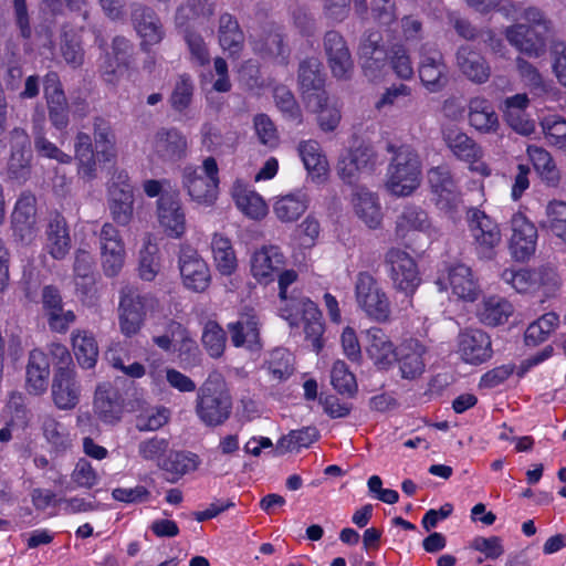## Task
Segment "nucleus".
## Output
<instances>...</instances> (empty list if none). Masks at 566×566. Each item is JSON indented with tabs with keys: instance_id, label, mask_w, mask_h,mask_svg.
I'll return each mask as SVG.
<instances>
[{
	"instance_id": "obj_11",
	"label": "nucleus",
	"mask_w": 566,
	"mask_h": 566,
	"mask_svg": "<svg viewBox=\"0 0 566 566\" xmlns=\"http://www.w3.org/2000/svg\"><path fill=\"white\" fill-rule=\"evenodd\" d=\"M395 234L397 239L411 245L419 234L431 242L439 237V229L432 223L428 212L420 207L408 206L397 217Z\"/></svg>"
},
{
	"instance_id": "obj_13",
	"label": "nucleus",
	"mask_w": 566,
	"mask_h": 566,
	"mask_svg": "<svg viewBox=\"0 0 566 566\" xmlns=\"http://www.w3.org/2000/svg\"><path fill=\"white\" fill-rule=\"evenodd\" d=\"M436 284L440 291H450L458 300L474 302L480 295V285L471 268L454 264L441 271Z\"/></svg>"
},
{
	"instance_id": "obj_25",
	"label": "nucleus",
	"mask_w": 566,
	"mask_h": 566,
	"mask_svg": "<svg viewBox=\"0 0 566 566\" xmlns=\"http://www.w3.org/2000/svg\"><path fill=\"white\" fill-rule=\"evenodd\" d=\"M124 410V400L118 389L111 384L98 385L93 401L94 416L106 424H114L120 420Z\"/></svg>"
},
{
	"instance_id": "obj_15",
	"label": "nucleus",
	"mask_w": 566,
	"mask_h": 566,
	"mask_svg": "<svg viewBox=\"0 0 566 566\" xmlns=\"http://www.w3.org/2000/svg\"><path fill=\"white\" fill-rule=\"evenodd\" d=\"M468 221L478 253L485 259L493 258L495 248L502 241L497 223L483 211L475 208L468 211Z\"/></svg>"
},
{
	"instance_id": "obj_32",
	"label": "nucleus",
	"mask_w": 566,
	"mask_h": 566,
	"mask_svg": "<svg viewBox=\"0 0 566 566\" xmlns=\"http://www.w3.org/2000/svg\"><path fill=\"white\" fill-rule=\"evenodd\" d=\"M231 197L238 210L251 220H262L269 212V207L263 197L252 186L242 180L238 179L233 182Z\"/></svg>"
},
{
	"instance_id": "obj_61",
	"label": "nucleus",
	"mask_w": 566,
	"mask_h": 566,
	"mask_svg": "<svg viewBox=\"0 0 566 566\" xmlns=\"http://www.w3.org/2000/svg\"><path fill=\"white\" fill-rule=\"evenodd\" d=\"M195 85L190 75L181 74L177 77L174 85L169 103L176 112L186 111L191 104Z\"/></svg>"
},
{
	"instance_id": "obj_4",
	"label": "nucleus",
	"mask_w": 566,
	"mask_h": 566,
	"mask_svg": "<svg viewBox=\"0 0 566 566\" xmlns=\"http://www.w3.org/2000/svg\"><path fill=\"white\" fill-rule=\"evenodd\" d=\"M428 182L434 206L455 220L464 210L463 195L459 180L447 166L433 167L428 171Z\"/></svg>"
},
{
	"instance_id": "obj_1",
	"label": "nucleus",
	"mask_w": 566,
	"mask_h": 566,
	"mask_svg": "<svg viewBox=\"0 0 566 566\" xmlns=\"http://www.w3.org/2000/svg\"><path fill=\"white\" fill-rule=\"evenodd\" d=\"M297 279L293 270H286L279 275L280 312L291 326L303 325L305 337L312 343L313 350L318 353L323 347L322 336L324 324L317 305L306 297H287V287Z\"/></svg>"
},
{
	"instance_id": "obj_63",
	"label": "nucleus",
	"mask_w": 566,
	"mask_h": 566,
	"mask_svg": "<svg viewBox=\"0 0 566 566\" xmlns=\"http://www.w3.org/2000/svg\"><path fill=\"white\" fill-rule=\"evenodd\" d=\"M317 430L312 427L293 430L279 440L277 447L284 452H292L301 448L310 447L317 440Z\"/></svg>"
},
{
	"instance_id": "obj_17",
	"label": "nucleus",
	"mask_w": 566,
	"mask_h": 566,
	"mask_svg": "<svg viewBox=\"0 0 566 566\" xmlns=\"http://www.w3.org/2000/svg\"><path fill=\"white\" fill-rule=\"evenodd\" d=\"M157 220L164 233L181 238L187 230L185 208L177 192H164L157 200Z\"/></svg>"
},
{
	"instance_id": "obj_18",
	"label": "nucleus",
	"mask_w": 566,
	"mask_h": 566,
	"mask_svg": "<svg viewBox=\"0 0 566 566\" xmlns=\"http://www.w3.org/2000/svg\"><path fill=\"white\" fill-rule=\"evenodd\" d=\"M72 245L70 229L64 216L57 211L49 213L42 240V250L56 261L64 260Z\"/></svg>"
},
{
	"instance_id": "obj_30",
	"label": "nucleus",
	"mask_w": 566,
	"mask_h": 566,
	"mask_svg": "<svg viewBox=\"0 0 566 566\" xmlns=\"http://www.w3.org/2000/svg\"><path fill=\"white\" fill-rule=\"evenodd\" d=\"M81 388L76 381L75 370L60 367L53 377L52 398L62 410L73 409L80 401Z\"/></svg>"
},
{
	"instance_id": "obj_46",
	"label": "nucleus",
	"mask_w": 566,
	"mask_h": 566,
	"mask_svg": "<svg viewBox=\"0 0 566 566\" xmlns=\"http://www.w3.org/2000/svg\"><path fill=\"white\" fill-rule=\"evenodd\" d=\"M72 346L74 355L83 368H93L98 357V346L94 335L85 329H76L72 333Z\"/></svg>"
},
{
	"instance_id": "obj_42",
	"label": "nucleus",
	"mask_w": 566,
	"mask_h": 566,
	"mask_svg": "<svg viewBox=\"0 0 566 566\" xmlns=\"http://www.w3.org/2000/svg\"><path fill=\"white\" fill-rule=\"evenodd\" d=\"M219 44L230 56L239 57L244 46V34L238 21L229 13L219 19L218 29Z\"/></svg>"
},
{
	"instance_id": "obj_36",
	"label": "nucleus",
	"mask_w": 566,
	"mask_h": 566,
	"mask_svg": "<svg viewBox=\"0 0 566 566\" xmlns=\"http://www.w3.org/2000/svg\"><path fill=\"white\" fill-rule=\"evenodd\" d=\"M130 42L124 36H116L113 40V55L106 53L99 64V72L104 81L112 85L119 83L120 76L127 71V55L130 50Z\"/></svg>"
},
{
	"instance_id": "obj_24",
	"label": "nucleus",
	"mask_w": 566,
	"mask_h": 566,
	"mask_svg": "<svg viewBox=\"0 0 566 566\" xmlns=\"http://www.w3.org/2000/svg\"><path fill=\"white\" fill-rule=\"evenodd\" d=\"M458 354L468 364L478 365L492 355L491 339L481 329H465L458 336Z\"/></svg>"
},
{
	"instance_id": "obj_52",
	"label": "nucleus",
	"mask_w": 566,
	"mask_h": 566,
	"mask_svg": "<svg viewBox=\"0 0 566 566\" xmlns=\"http://www.w3.org/2000/svg\"><path fill=\"white\" fill-rule=\"evenodd\" d=\"M558 325L559 316L556 313L543 314L527 326L524 334L525 344L527 346H537L544 343Z\"/></svg>"
},
{
	"instance_id": "obj_10",
	"label": "nucleus",
	"mask_w": 566,
	"mask_h": 566,
	"mask_svg": "<svg viewBox=\"0 0 566 566\" xmlns=\"http://www.w3.org/2000/svg\"><path fill=\"white\" fill-rule=\"evenodd\" d=\"M443 140L459 160L469 165L472 172L483 177L491 175V168L483 160L484 151L472 137L459 128L450 127L443 130Z\"/></svg>"
},
{
	"instance_id": "obj_14",
	"label": "nucleus",
	"mask_w": 566,
	"mask_h": 566,
	"mask_svg": "<svg viewBox=\"0 0 566 566\" xmlns=\"http://www.w3.org/2000/svg\"><path fill=\"white\" fill-rule=\"evenodd\" d=\"M36 212V197L31 191H23L11 213V229L14 238L24 244H31L38 238Z\"/></svg>"
},
{
	"instance_id": "obj_16",
	"label": "nucleus",
	"mask_w": 566,
	"mask_h": 566,
	"mask_svg": "<svg viewBox=\"0 0 566 566\" xmlns=\"http://www.w3.org/2000/svg\"><path fill=\"white\" fill-rule=\"evenodd\" d=\"M101 263L106 276L114 277L122 271L125 260V243L119 230L111 222H105L99 232Z\"/></svg>"
},
{
	"instance_id": "obj_26",
	"label": "nucleus",
	"mask_w": 566,
	"mask_h": 566,
	"mask_svg": "<svg viewBox=\"0 0 566 566\" xmlns=\"http://www.w3.org/2000/svg\"><path fill=\"white\" fill-rule=\"evenodd\" d=\"M133 25L140 39V49L148 52L150 46L159 44L165 30L156 12L147 7H138L132 14Z\"/></svg>"
},
{
	"instance_id": "obj_60",
	"label": "nucleus",
	"mask_w": 566,
	"mask_h": 566,
	"mask_svg": "<svg viewBox=\"0 0 566 566\" xmlns=\"http://www.w3.org/2000/svg\"><path fill=\"white\" fill-rule=\"evenodd\" d=\"M99 483V475L91 462L84 458L78 459L71 473L70 489L91 490Z\"/></svg>"
},
{
	"instance_id": "obj_23",
	"label": "nucleus",
	"mask_w": 566,
	"mask_h": 566,
	"mask_svg": "<svg viewBox=\"0 0 566 566\" xmlns=\"http://www.w3.org/2000/svg\"><path fill=\"white\" fill-rule=\"evenodd\" d=\"M284 265V255L276 245H263L250 258V273L262 284L273 282Z\"/></svg>"
},
{
	"instance_id": "obj_55",
	"label": "nucleus",
	"mask_w": 566,
	"mask_h": 566,
	"mask_svg": "<svg viewBox=\"0 0 566 566\" xmlns=\"http://www.w3.org/2000/svg\"><path fill=\"white\" fill-rule=\"evenodd\" d=\"M546 218L541 222L542 228L566 242V202L552 200L545 210Z\"/></svg>"
},
{
	"instance_id": "obj_50",
	"label": "nucleus",
	"mask_w": 566,
	"mask_h": 566,
	"mask_svg": "<svg viewBox=\"0 0 566 566\" xmlns=\"http://www.w3.org/2000/svg\"><path fill=\"white\" fill-rule=\"evenodd\" d=\"M516 64L520 75L534 95L544 97L557 94V88L551 82L545 81L538 70L530 62L518 57Z\"/></svg>"
},
{
	"instance_id": "obj_44",
	"label": "nucleus",
	"mask_w": 566,
	"mask_h": 566,
	"mask_svg": "<svg viewBox=\"0 0 566 566\" xmlns=\"http://www.w3.org/2000/svg\"><path fill=\"white\" fill-rule=\"evenodd\" d=\"M253 51L263 57L274 59L279 63H285V46L282 34L272 28L261 33L251 35Z\"/></svg>"
},
{
	"instance_id": "obj_27",
	"label": "nucleus",
	"mask_w": 566,
	"mask_h": 566,
	"mask_svg": "<svg viewBox=\"0 0 566 566\" xmlns=\"http://www.w3.org/2000/svg\"><path fill=\"white\" fill-rule=\"evenodd\" d=\"M259 317L254 310L241 312L235 322L228 324L230 339L235 347L256 350L261 347Z\"/></svg>"
},
{
	"instance_id": "obj_59",
	"label": "nucleus",
	"mask_w": 566,
	"mask_h": 566,
	"mask_svg": "<svg viewBox=\"0 0 566 566\" xmlns=\"http://www.w3.org/2000/svg\"><path fill=\"white\" fill-rule=\"evenodd\" d=\"M226 333L214 321H208L202 329L201 342L209 356L219 358L226 348Z\"/></svg>"
},
{
	"instance_id": "obj_19",
	"label": "nucleus",
	"mask_w": 566,
	"mask_h": 566,
	"mask_svg": "<svg viewBox=\"0 0 566 566\" xmlns=\"http://www.w3.org/2000/svg\"><path fill=\"white\" fill-rule=\"evenodd\" d=\"M419 77L423 86L431 93H438L448 84V66L442 53L423 45L419 57Z\"/></svg>"
},
{
	"instance_id": "obj_47",
	"label": "nucleus",
	"mask_w": 566,
	"mask_h": 566,
	"mask_svg": "<svg viewBox=\"0 0 566 566\" xmlns=\"http://www.w3.org/2000/svg\"><path fill=\"white\" fill-rule=\"evenodd\" d=\"M168 332L174 337L172 347L182 361H196L199 356V347L189 331L178 322L168 324Z\"/></svg>"
},
{
	"instance_id": "obj_21",
	"label": "nucleus",
	"mask_w": 566,
	"mask_h": 566,
	"mask_svg": "<svg viewBox=\"0 0 566 566\" xmlns=\"http://www.w3.org/2000/svg\"><path fill=\"white\" fill-rule=\"evenodd\" d=\"M512 234L510 248L516 260L524 261L534 254L537 242V229L523 213H514L511 219Z\"/></svg>"
},
{
	"instance_id": "obj_38",
	"label": "nucleus",
	"mask_w": 566,
	"mask_h": 566,
	"mask_svg": "<svg viewBox=\"0 0 566 566\" xmlns=\"http://www.w3.org/2000/svg\"><path fill=\"white\" fill-rule=\"evenodd\" d=\"M378 32L369 33L361 42L359 48V57L366 76L371 80L378 77L381 69L385 66L387 53L380 43Z\"/></svg>"
},
{
	"instance_id": "obj_31",
	"label": "nucleus",
	"mask_w": 566,
	"mask_h": 566,
	"mask_svg": "<svg viewBox=\"0 0 566 566\" xmlns=\"http://www.w3.org/2000/svg\"><path fill=\"white\" fill-rule=\"evenodd\" d=\"M44 95L51 123L57 129L65 128L69 125V105L59 75L54 72L45 76Z\"/></svg>"
},
{
	"instance_id": "obj_20",
	"label": "nucleus",
	"mask_w": 566,
	"mask_h": 566,
	"mask_svg": "<svg viewBox=\"0 0 566 566\" xmlns=\"http://www.w3.org/2000/svg\"><path fill=\"white\" fill-rule=\"evenodd\" d=\"M428 359V347L419 339H406L397 347L395 360L403 379L419 378L426 370Z\"/></svg>"
},
{
	"instance_id": "obj_40",
	"label": "nucleus",
	"mask_w": 566,
	"mask_h": 566,
	"mask_svg": "<svg viewBox=\"0 0 566 566\" xmlns=\"http://www.w3.org/2000/svg\"><path fill=\"white\" fill-rule=\"evenodd\" d=\"M355 214L370 229H377L382 222L379 198L371 191L359 188L352 199Z\"/></svg>"
},
{
	"instance_id": "obj_22",
	"label": "nucleus",
	"mask_w": 566,
	"mask_h": 566,
	"mask_svg": "<svg viewBox=\"0 0 566 566\" xmlns=\"http://www.w3.org/2000/svg\"><path fill=\"white\" fill-rule=\"evenodd\" d=\"M364 349L368 358L380 370H388L395 361L397 348L390 336L379 327L366 331Z\"/></svg>"
},
{
	"instance_id": "obj_45",
	"label": "nucleus",
	"mask_w": 566,
	"mask_h": 566,
	"mask_svg": "<svg viewBox=\"0 0 566 566\" xmlns=\"http://www.w3.org/2000/svg\"><path fill=\"white\" fill-rule=\"evenodd\" d=\"M308 199L302 191L279 197L273 205V212L281 222L296 221L307 209Z\"/></svg>"
},
{
	"instance_id": "obj_8",
	"label": "nucleus",
	"mask_w": 566,
	"mask_h": 566,
	"mask_svg": "<svg viewBox=\"0 0 566 566\" xmlns=\"http://www.w3.org/2000/svg\"><path fill=\"white\" fill-rule=\"evenodd\" d=\"M385 265L394 287L407 296L413 295L421 283L415 259L405 250L391 248L385 254Z\"/></svg>"
},
{
	"instance_id": "obj_53",
	"label": "nucleus",
	"mask_w": 566,
	"mask_h": 566,
	"mask_svg": "<svg viewBox=\"0 0 566 566\" xmlns=\"http://www.w3.org/2000/svg\"><path fill=\"white\" fill-rule=\"evenodd\" d=\"M527 155L542 179L551 186H556L560 176L551 154L542 147L531 145L527 147Z\"/></svg>"
},
{
	"instance_id": "obj_41",
	"label": "nucleus",
	"mask_w": 566,
	"mask_h": 566,
	"mask_svg": "<svg viewBox=\"0 0 566 566\" xmlns=\"http://www.w3.org/2000/svg\"><path fill=\"white\" fill-rule=\"evenodd\" d=\"M50 363L46 355L34 349L30 353L27 366V389L30 394H43L49 384Z\"/></svg>"
},
{
	"instance_id": "obj_28",
	"label": "nucleus",
	"mask_w": 566,
	"mask_h": 566,
	"mask_svg": "<svg viewBox=\"0 0 566 566\" xmlns=\"http://www.w3.org/2000/svg\"><path fill=\"white\" fill-rule=\"evenodd\" d=\"M298 80L306 107L317 108L321 105L322 95L326 94L319 61L313 57L302 62Z\"/></svg>"
},
{
	"instance_id": "obj_34",
	"label": "nucleus",
	"mask_w": 566,
	"mask_h": 566,
	"mask_svg": "<svg viewBox=\"0 0 566 566\" xmlns=\"http://www.w3.org/2000/svg\"><path fill=\"white\" fill-rule=\"evenodd\" d=\"M324 48L334 76L347 78L353 70V60L343 35L328 31L324 38Z\"/></svg>"
},
{
	"instance_id": "obj_43",
	"label": "nucleus",
	"mask_w": 566,
	"mask_h": 566,
	"mask_svg": "<svg viewBox=\"0 0 566 566\" xmlns=\"http://www.w3.org/2000/svg\"><path fill=\"white\" fill-rule=\"evenodd\" d=\"M210 245L218 272L226 276L232 275L238 269V259L231 240L221 233H214Z\"/></svg>"
},
{
	"instance_id": "obj_2",
	"label": "nucleus",
	"mask_w": 566,
	"mask_h": 566,
	"mask_svg": "<svg viewBox=\"0 0 566 566\" xmlns=\"http://www.w3.org/2000/svg\"><path fill=\"white\" fill-rule=\"evenodd\" d=\"M232 398L219 374H212L199 388L196 398V415L206 426L223 423L231 413Z\"/></svg>"
},
{
	"instance_id": "obj_37",
	"label": "nucleus",
	"mask_w": 566,
	"mask_h": 566,
	"mask_svg": "<svg viewBox=\"0 0 566 566\" xmlns=\"http://www.w3.org/2000/svg\"><path fill=\"white\" fill-rule=\"evenodd\" d=\"M468 119L470 126L482 134L495 133L500 126L499 116L492 103L481 96L469 101Z\"/></svg>"
},
{
	"instance_id": "obj_5",
	"label": "nucleus",
	"mask_w": 566,
	"mask_h": 566,
	"mask_svg": "<svg viewBox=\"0 0 566 566\" xmlns=\"http://www.w3.org/2000/svg\"><path fill=\"white\" fill-rule=\"evenodd\" d=\"M182 182L189 197L198 205L212 206L219 192V168L213 157H207L201 166L186 167Z\"/></svg>"
},
{
	"instance_id": "obj_7",
	"label": "nucleus",
	"mask_w": 566,
	"mask_h": 566,
	"mask_svg": "<svg viewBox=\"0 0 566 566\" xmlns=\"http://www.w3.org/2000/svg\"><path fill=\"white\" fill-rule=\"evenodd\" d=\"M157 303L151 294H140L130 286L124 287L118 306L120 332L128 337L136 335L144 324L147 311L154 310Z\"/></svg>"
},
{
	"instance_id": "obj_33",
	"label": "nucleus",
	"mask_w": 566,
	"mask_h": 566,
	"mask_svg": "<svg viewBox=\"0 0 566 566\" xmlns=\"http://www.w3.org/2000/svg\"><path fill=\"white\" fill-rule=\"evenodd\" d=\"M151 151L163 160H177L185 156L187 139L177 128H160L150 139Z\"/></svg>"
},
{
	"instance_id": "obj_56",
	"label": "nucleus",
	"mask_w": 566,
	"mask_h": 566,
	"mask_svg": "<svg viewBox=\"0 0 566 566\" xmlns=\"http://www.w3.org/2000/svg\"><path fill=\"white\" fill-rule=\"evenodd\" d=\"M199 465L198 457L190 452L171 451L159 462V467L174 478H179L186 473L197 470Z\"/></svg>"
},
{
	"instance_id": "obj_39",
	"label": "nucleus",
	"mask_w": 566,
	"mask_h": 566,
	"mask_svg": "<svg viewBox=\"0 0 566 566\" xmlns=\"http://www.w3.org/2000/svg\"><path fill=\"white\" fill-rule=\"evenodd\" d=\"M457 66L460 72L474 83H484L489 80L491 70L484 57L470 45L459 48L457 55Z\"/></svg>"
},
{
	"instance_id": "obj_54",
	"label": "nucleus",
	"mask_w": 566,
	"mask_h": 566,
	"mask_svg": "<svg viewBox=\"0 0 566 566\" xmlns=\"http://www.w3.org/2000/svg\"><path fill=\"white\" fill-rule=\"evenodd\" d=\"M42 429L46 441L55 451L64 452L71 449L73 437L63 423L51 416H45L42 420Z\"/></svg>"
},
{
	"instance_id": "obj_57",
	"label": "nucleus",
	"mask_w": 566,
	"mask_h": 566,
	"mask_svg": "<svg viewBox=\"0 0 566 566\" xmlns=\"http://www.w3.org/2000/svg\"><path fill=\"white\" fill-rule=\"evenodd\" d=\"M160 271L158 248L148 238L139 251L138 274L144 281L151 282Z\"/></svg>"
},
{
	"instance_id": "obj_48",
	"label": "nucleus",
	"mask_w": 566,
	"mask_h": 566,
	"mask_svg": "<svg viewBox=\"0 0 566 566\" xmlns=\"http://www.w3.org/2000/svg\"><path fill=\"white\" fill-rule=\"evenodd\" d=\"M75 158L78 161V175L86 180L96 177V160L90 135L78 133L74 144Z\"/></svg>"
},
{
	"instance_id": "obj_49",
	"label": "nucleus",
	"mask_w": 566,
	"mask_h": 566,
	"mask_svg": "<svg viewBox=\"0 0 566 566\" xmlns=\"http://www.w3.org/2000/svg\"><path fill=\"white\" fill-rule=\"evenodd\" d=\"M302 161L313 178H321L327 172L328 163L316 140H304L298 145Z\"/></svg>"
},
{
	"instance_id": "obj_12",
	"label": "nucleus",
	"mask_w": 566,
	"mask_h": 566,
	"mask_svg": "<svg viewBox=\"0 0 566 566\" xmlns=\"http://www.w3.org/2000/svg\"><path fill=\"white\" fill-rule=\"evenodd\" d=\"M178 268L187 290L202 293L209 287L211 283L209 265L196 249L187 244L180 247Z\"/></svg>"
},
{
	"instance_id": "obj_64",
	"label": "nucleus",
	"mask_w": 566,
	"mask_h": 566,
	"mask_svg": "<svg viewBox=\"0 0 566 566\" xmlns=\"http://www.w3.org/2000/svg\"><path fill=\"white\" fill-rule=\"evenodd\" d=\"M276 107L282 112L286 119L297 124L302 123V112L295 101L293 93L283 85L276 86L273 92Z\"/></svg>"
},
{
	"instance_id": "obj_9",
	"label": "nucleus",
	"mask_w": 566,
	"mask_h": 566,
	"mask_svg": "<svg viewBox=\"0 0 566 566\" xmlns=\"http://www.w3.org/2000/svg\"><path fill=\"white\" fill-rule=\"evenodd\" d=\"M107 207L112 220L127 227L134 218V190L128 174L116 171L107 186Z\"/></svg>"
},
{
	"instance_id": "obj_51",
	"label": "nucleus",
	"mask_w": 566,
	"mask_h": 566,
	"mask_svg": "<svg viewBox=\"0 0 566 566\" xmlns=\"http://www.w3.org/2000/svg\"><path fill=\"white\" fill-rule=\"evenodd\" d=\"M512 313V304L500 296L485 298L479 310L480 319L490 326H496L505 323Z\"/></svg>"
},
{
	"instance_id": "obj_29",
	"label": "nucleus",
	"mask_w": 566,
	"mask_h": 566,
	"mask_svg": "<svg viewBox=\"0 0 566 566\" xmlns=\"http://www.w3.org/2000/svg\"><path fill=\"white\" fill-rule=\"evenodd\" d=\"M376 165V154L369 146H359L348 150L338 163V174L343 180L352 184L363 174H370Z\"/></svg>"
},
{
	"instance_id": "obj_35",
	"label": "nucleus",
	"mask_w": 566,
	"mask_h": 566,
	"mask_svg": "<svg viewBox=\"0 0 566 566\" xmlns=\"http://www.w3.org/2000/svg\"><path fill=\"white\" fill-rule=\"evenodd\" d=\"M505 36L511 45L531 57H539L545 53V36L527 24L517 23L506 28Z\"/></svg>"
},
{
	"instance_id": "obj_62",
	"label": "nucleus",
	"mask_w": 566,
	"mask_h": 566,
	"mask_svg": "<svg viewBox=\"0 0 566 566\" xmlns=\"http://www.w3.org/2000/svg\"><path fill=\"white\" fill-rule=\"evenodd\" d=\"M412 101V90L406 84H394L380 95L375 103L377 111L392 106H408Z\"/></svg>"
},
{
	"instance_id": "obj_3",
	"label": "nucleus",
	"mask_w": 566,
	"mask_h": 566,
	"mask_svg": "<svg viewBox=\"0 0 566 566\" xmlns=\"http://www.w3.org/2000/svg\"><path fill=\"white\" fill-rule=\"evenodd\" d=\"M421 163L409 146H400L389 164L387 189L397 197L411 195L420 185Z\"/></svg>"
},
{
	"instance_id": "obj_6",
	"label": "nucleus",
	"mask_w": 566,
	"mask_h": 566,
	"mask_svg": "<svg viewBox=\"0 0 566 566\" xmlns=\"http://www.w3.org/2000/svg\"><path fill=\"white\" fill-rule=\"evenodd\" d=\"M358 307L371 321L388 322L391 315L390 301L378 281L367 272H360L355 283Z\"/></svg>"
},
{
	"instance_id": "obj_58",
	"label": "nucleus",
	"mask_w": 566,
	"mask_h": 566,
	"mask_svg": "<svg viewBox=\"0 0 566 566\" xmlns=\"http://www.w3.org/2000/svg\"><path fill=\"white\" fill-rule=\"evenodd\" d=\"M547 143L566 151V119L559 115H547L541 122Z\"/></svg>"
}]
</instances>
